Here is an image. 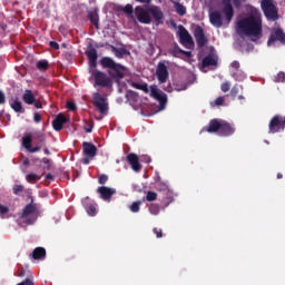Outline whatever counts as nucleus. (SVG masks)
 I'll return each mask as SVG.
<instances>
[{"label":"nucleus","instance_id":"48","mask_svg":"<svg viewBox=\"0 0 285 285\" xmlns=\"http://www.w3.org/2000/svg\"><path fill=\"white\" fill-rule=\"evenodd\" d=\"M184 50L181 48H179V46L176 45V47L174 48V50L171 51V55L174 57H177V55H183Z\"/></svg>","mask_w":285,"mask_h":285},{"label":"nucleus","instance_id":"35","mask_svg":"<svg viewBox=\"0 0 285 285\" xmlns=\"http://www.w3.org/2000/svg\"><path fill=\"white\" fill-rule=\"evenodd\" d=\"M174 8L179 17H184L186 14V7H184V4L174 2Z\"/></svg>","mask_w":285,"mask_h":285},{"label":"nucleus","instance_id":"44","mask_svg":"<svg viewBox=\"0 0 285 285\" xmlns=\"http://www.w3.org/2000/svg\"><path fill=\"white\" fill-rule=\"evenodd\" d=\"M237 95H239V87L235 85L230 90L229 97H232V99H235Z\"/></svg>","mask_w":285,"mask_h":285},{"label":"nucleus","instance_id":"61","mask_svg":"<svg viewBox=\"0 0 285 285\" xmlns=\"http://www.w3.org/2000/svg\"><path fill=\"white\" fill-rule=\"evenodd\" d=\"M29 164H30V159L26 158V159L23 160V166H28Z\"/></svg>","mask_w":285,"mask_h":285},{"label":"nucleus","instance_id":"60","mask_svg":"<svg viewBox=\"0 0 285 285\" xmlns=\"http://www.w3.org/2000/svg\"><path fill=\"white\" fill-rule=\"evenodd\" d=\"M138 3H150V0H136Z\"/></svg>","mask_w":285,"mask_h":285},{"label":"nucleus","instance_id":"24","mask_svg":"<svg viewBox=\"0 0 285 285\" xmlns=\"http://www.w3.org/2000/svg\"><path fill=\"white\" fill-rule=\"evenodd\" d=\"M82 204L90 217H95V215H97V207H95V205L90 203V197H86Z\"/></svg>","mask_w":285,"mask_h":285},{"label":"nucleus","instance_id":"19","mask_svg":"<svg viewBox=\"0 0 285 285\" xmlns=\"http://www.w3.org/2000/svg\"><path fill=\"white\" fill-rule=\"evenodd\" d=\"M82 153L85 157H90V159H92L94 157H97V146L92 142L85 141L82 142Z\"/></svg>","mask_w":285,"mask_h":285},{"label":"nucleus","instance_id":"45","mask_svg":"<svg viewBox=\"0 0 285 285\" xmlns=\"http://www.w3.org/2000/svg\"><path fill=\"white\" fill-rule=\"evenodd\" d=\"M108 183V175L106 174H101L99 177H98V184H100L101 186H104L105 184Z\"/></svg>","mask_w":285,"mask_h":285},{"label":"nucleus","instance_id":"15","mask_svg":"<svg viewBox=\"0 0 285 285\" xmlns=\"http://www.w3.org/2000/svg\"><path fill=\"white\" fill-rule=\"evenodd\" d=\"M269 134L275 135V132H279V130H284V122L282 120V116L276 115L274 116L268 125Z\"/></svg>","mask_w":285,"mask_h":285},{"label":"nucleus","instance_id":"54","mask_svg":"<svg viewBox=\"0 0 285 285\" xmlns=\"http://www.w3.org/2000/svg\"><path fill=\"white\" fill-rule=\"evenodd\" d=\"M33 106H35V108H38V109H41V108H43V105L41 104V101H35L33 102Z\"/></svg>","mask_w":285,"mask_h":285},{"label":"nucleus","instance_id":"12","mask_svg":"<svg viewBox=\"0 0 285 285\" xmlns=\"http://www.w3.org/2000/svg\"><path fill=\"white\" fill-rule=\"evenodd\" d=\"M178 37H179V43H181V46H185V48H187V46H195L193 36H190L188 30H186L185 26H181V24L178 26Z\"/></svg>","mask_w":285,"mask_h":285},{"label":"nucleus","instance_id":"42","mask_svg":"<svg viewBox=\"0 0 285 285\" xmlns=\"http://www.w3.org/2000/svg\"><path fill=\"white\" fill-rule=\"evenodd\" d=\"M13 195H21V193H23L24 187L23 185H14L13 188Z\"/></svg>","mask_w":285,"mask_h":285},{"label":"nucleus","instance_id":"34","mask_svg":"<svg viewBox=\"0 0 285 285\" xmlns=\"http://www.w3.org/2000/svg\"><path fill=\"white\" fill-rule=\"evenodd\" d=\"M112 52L118 59H122L124 55H128V50L126 48L117 49L116 47H111Z\"/></svg>","mask_w":285,"mask_h":285},{"label":"nucleus","instance_id":"31","mask_svg":"<svg viewBox=\"0 0 285 285\" xmlns=\"http://www.w3.org/2000/svg\"><path fill=\"white\" fill-rule=\"evenodd\" d=\"M131 86H132V88H136V90H142V92H145V95H148V92H150V88H148V83H146V82H144V83L132 82Z\"/></svg>","mask_w":285,"mask_h":285},{"label":"nucleus","instance_id":"53","mask_svg":"<svg viewBox=\"0 0 285 285\" xmlns=\"http://www.w3.org/2000/svg\"><path fill=\"white\" fill-rule=\"evenodd\" d=\"M42 163L46 164L48 166V168H50V166H52V163L50 161L49 158H42Z\"/></svg>","mask_w":285,"mask_h":285},{"label":"nucleus","instance_id":"58","mask_svg":"<svg viewBox=\"0 0 285 285\" xmlns=\"http://www.w3.org/2000/svg\"><path fill=\"white\" fill-rule=\"evenodd\" d=\"M181 55H185V57H188V58L193 57V52H190V51L184 50V52Z\"/></svg>","mask_w":285,"mask_h":285},{"label":"nucleus","instance_id":"49","mask_svg":"<svg viewBox=\"0 0 285 285\" xmlns=\"http://www.w3.org/2000/svg\"><path fill=\"white\" fill-rule=\"evenodd\" d=\"M67 108H68V110L75 111V110H77V104H75L73 101H68Z\"/></svg>","mask_w":285,"mask_h":285},{"label":"nucleus","instance_id":"8","mask_svg":"<svg viewBox=\"0 0 285 285\" xmlns=\"http://www.w3.org/2000/svg\"><path fill=\"white\" fill-rule=\"evenodd\" d=\"M91 76L94 77V86H99L100 88H112V79L108 77L105 72L94 69L91 71Z\"/></svg>","mask_w":285,"mask_h":285},{"label":"nucleus","instance_id":"41","mask_svg":"<svg viewBox=\"0 0 285 285\" xmlns=\"http://www.w3.org/2000/svg\"><path fill=\"white\" fill-rule=\"evenodd\" d=\"M274 81H276V83H284V81H285V72L279 71V72L275 76Z\"/></svg>","mask_w":285,"mask_h":285},{"label":"nucleus","instance_id":"50","mask_svg":"<svg viewBox=\"0 0 285 285\" xmlns=\"http://www.w3.org/2000/svg\"><path fill=\"white\" fill-rule=\"evenodd\" d=\"M33 121H35V124L41 122V115L39 112L33 114Z\"/></svg>","mask_w":285,"mask_h":285},{"label":"nucleus","instance_id":"13","mask_svg":"<svg viewBox=\"0 0 285 285\" xmlns=\"http://www.w3.org/2000/svg\"><path fill=\"white\" fill-rule=\"evenodd\" d=\"M275 41H278L283 46H285V32L282 28H276L271 31L269 39L267 41V46H273Z\"/></svg>","mask_w":285,"mask_h":285},{"label":"nucleus","instance_id":"46","mask_svg":"<svg viewBox=\"0 0 285 285\" xmlns=\"http://www.w3.org/2000/svg\"><path fill=\"white\" fill-rule=\"evenodd\" d=\"M213 107L215 106H224V97H218L214 102L210 104Z\"/></svg>","mask_w":285,"mask_h":285},{"label":"nucleus","instance_id":"56","mask_svg":"<svg viewBox=\"0 0 285 285\" xmlns=\"http://www.w3.org/2000/svg\"><path fill=\"white\" fill-rule=\"evenodd\" d=\"M85 131L86 132H92V125L85 126Z\"/></svg>","mask_w":285,"mask_h":285},{"label":"nucleus","instance_id":"51","mask_svg":"<svg viewBox=\"0 0 285 285\" xmlns=\"http://www.w3.org/2000/svg\"><path fill=\"white\" fill-rule=\"evenodd\" d=\"M50 48L53 50H59V43L57 41H50L49 42Z\"/></svg>","mask_w":285,"mask_h":285},{"label":"nucleus","instance_id":"52","mask_svg":"<svg viewBox=\"0 0 285 285\" xmlns=\"http://www.w3.org/2000/svg\"><path fill=\"white\" fill-rule=\"evenodd\" d=\"M6 104V94H3V91L0 90V105Z\"/></svg>","mask_w":285,"mask_h":285},{"label":"nucleus","instance_id":"16","mask_svg":"<svg viewBox=\"0 0 285 285\" xmlns=\"http://www.w3.org/2000/svg\"><path fill=\"white\" fill-rule=\"evenodd\" d=\"M97 193H99L104 202H110V199H112V196L117 195V189L106 187V186H100L97 188Z\"/></svg>","mask_w":285,"mask_h":285},{"label":"nucleus","instance_id":"43","mask_svg":"<svg viewBox=\"0 0 285 285\" xmlns=\"http://www.w3.org/2000/svg\"><path fill=\"white\" fill-rule=\"evenodd\" d=\"M153 233L156 235L157 239H161V237H164V232L159 227H154Z\"/></svg>","mask_w":285,"mask_h":285},{"label":"nucleus","instance_id":"39","mask_svg":"<svg viewBox=\"0 0 285 285\" xmlns=\"http://www.w3.org/2000/svg\"><path fill=\"white\" fill-rule=\"evenodd\" d=\"M26 178L27 181H29L30 184H33V181H39V179H41V177L37 174H28Z\"/></svg>","mask_w":285,"mask_h":285},{"label":"nucleus","instance_id":"47","mask_svg":"<svg viewBox=\"0 0 285 285\" xmlns=\"http://www.w3.org/2000/svg\"><path fill=\"white\" fill-rule=\"evenodd\" d=\"M220 90H222V92H228V90H230V82H228V81L223 82L220 86Z\"/></svg>","mask_w":285,"mask_h":285},{"label":"nucleus","instance_id":"32","mask_svg":"<svg viewBox=\"0 0 285 285\" xmlns=\"http://www.w3.org/2000/svg\"><path fill=\"white\" fill-rule=\"evenodd\" d=\"M36 68H38V70L41 72H46V70L50 68V62H48V60H39L36 65Z\"/></svg>","mask_w":285,"mask_h":285},{"label":"nucleus","instance_id":"1","mask_svg":"<svg viewBox=\"0 0 285 285\" xmlns=\"http://www.w3.org/2000/svg\"><path fill=\"white\" fill-rule=\"evenodd\" d=\"M238 35L248 37L252 41H259L263 37L262 11L253 9L250 13L236 23Z\"/></svg>","mask_w":285,"mask_h":285},{"label":"nucleus","instance_id":"37","mask_svg":"<svg viewBox=\"0 0 285 285\" xmlns=\"http://www.w3.org/2000/svg\"><path fill=\"white\" fill-rule=\"evenodd\" d=\"M161 208L159 207V204H150L149 205V213L151 215H158L160 213Z\"/></svg>","mask_w":285,"mask_h":285},{"label":"nucleus","instance_id":"63","mask_svg":"<svg viewBox=\"0 0 285 285\" xmlns=\"http://www.w3.org/2000/svg\"><path fill=\"white\" fill-rule=\"evenodd\" d=\"M43 153H45V155H50V150H49L48 148H46V149L43 150Z\"/></svg>","mask_w":285,"mask_h":285},{"label":"nucleus","instance_id":"14","mask_svg":"<svg viewBox=\"0 0 285 285\" xmlns=\"http://www.w3.org/2000/svg\"><path fill=\"white\" fill-rule=\"evenodd\" d=\"M156 77L159 83H166L168 81L169 72H168V66H166V62L164 61L158 62L156 68Z\"/></svg>","mask_w":285,"mask_h":285},{"label":"nucleus","instance_id":"27","mask_svg":"<svg viewBox=\"0 0 285 285\" xmlns=\"http://www.w3.org/2000/svg\"><path fill=\"white\" fill-rule=\"evenodd\" d=\"M31 255L33 259H43L46 257V248L36 247Z\"/></svg>","mask_w":285,"mask_h":285},{"label":"nucleus","instance_id":"20","mask_svg":"<svg viewBox=\"0 0 285 285\" xmlns=\"http://www.w3.org/2000/svg\"><path fill=\"white\" fill-rule=\"evenodd\" d=\"M127 161L135 170V173H139L141 170V164L139 163V156L137 154L131 153L127 155Z\"/></svg>","mask_w":285,"mask_h":285},{"label":"nucleus","instance_id":"17","mask_svg":"<svg viewBox=\"0 0 285 285\" xmlns=\"http://www.w3.org/2000/svg\"><path fill=\"white\" fill-rule=\"evenodd\" d=\"M194 37L196 39L198 48H204V46H206V43L208 42V39H206V33L204 32V28L199 26L196 27L194 31Z\"/></svg>","mask_w":285,"mask_h":285},{"label":"nucleus","instance_id":"2","mask_svg":"<svg viewBox=\"0 0 285 285\" xmlns=\"http://www.w3.org/2000/svg\"><path fill=\"white\" fill-rule=\"evenodd\" d=\"M223 8L222 11L215 10L209 13V23L214 28H222L224 26V19L226 23H230L235 17V8H242V3H245L246 0H220ZM233 1V2H232ZM233 3L235 8H233Z\"/></svg>","mask_w":285,"mask_h":285},{"label":"nucleus","instance_id":"11","mask_svg":"<svg viewBox=\"0 0 285 285\" xmlns=\"http://www.w3.org/2000/svg\"><path fill=\"white\" fill-rule=\"evenodd\" d=\"M150 97L159 102V110H164V108H166V104H168V96L164 91L159 90L155 85L150 86Z\"/></svg>","mask_w":285,"mask_h":285},{"label":"nucleus","instance_id":"28","mask_svg":"<svg viewBox=\"0 0 285 285\" xmlns=\"http://www.w3.org/2000/svg\"><path fill=\"white\" fill-rule=\"evenodd\" d=\"M118 10L120 12H124L125 14H129L131 17V19H135V16H134L135 9L132 8V4L128 3L125 7L119 6Z\"/></svg>","mask_w":285,"mask_h":285},{"label":"nucleus","instance_id":"23","mask_svg":"<svg viewBox=\"0 0 285 285\" xmlns=\"http://www.w3.org/2000/svg\"><path fill=\"white\" fill-rule=\"evenodd\" d=\"M87 14L90 23H92V26H95V28L99 30V9H94L92 11H88Z\"/></svg>","mask_w":285,"mask_h":285},{"label":"nucleus","instance_id":"5","mask_svg":"<svg viewBox=\"0 0 285 285\" xmlns=\"http://www.w3.org/2000/svg\"><path fill=\"white\" fill-rule=\"evenodd\" d=\"M37 204H35V200L31 198V203L24 206L18 219V224L21 226V228L32 226V224L37 222Z\"/></svg>","mask_w":285,"mask_h":285},{"label":"nucleus","instance_id":"62","mask_svg":"<svg viewBox=\"0 0 285 285\" xmlns=\"http://www.w3.org/2000/svg\"><path fill=\"white\" fill-rule=\"evenodd\" d=\"M145 161H146L147 164H150V157L145 156Z\"/></svg>","mask_w":285,"mask_h":285},{"label":"nucleus","instance_id":"29","mask_svg":"<svg viewBox=\"0 0 285 285\" xmlns=\"http://www.w3.org/2000/svg\"><path fill=\"white\" fill-rule=\"evenodd\" d=\"M230 67L236 70L235 72L232 73V77L236 81H242V78L239 77V61L235 60L230 63Z\"/></svg>","mask_w":285,"mask_h":285},{"label":"nucleus","instance_id":"36","mask_svg":"<svg viewBox=\"0 0 285 285\" xmlns=\"http://www.w3.org/2000/svg\"><path fill=\"white\" fill-rule=\"evenodd\" d=\"M10 213V207L0 203V217L1 219H6V216Z\"/></svg>","mask_w":285,"mask_h":285},{"label":"nucleus","instance_id":"7","mask_svg":"<svg viewBox=\"0 0 285 285\" xmlns=\"http://www.w3.org/2000/svg\"><path fill=\"white\" fill-rule=\"evenodd\" d=\"M261 8L267 21H277L279 19V9L275 0H262Z\"/></svg>","mask_w":285,"mask_h":285},{"label":"nucleus","instance_id":"26","mask_svg":"<svg viewBox=\"0 0 285 285\" xmlns=\"http://www.w3.org/2000/svg\"><path fill=\"white\" fill-rule=\"evenodd\" d=\"M22 99L24 104L32 106V104H35V94H32V90L27 89L22 96Z\"/></svg>","mask_w":285,"mask_h":285},{"label":"nucleus","instance_id":"25","mask_svg":"<svg viewBox=\"0 0 285 285\" xmlns=\"http://www.w3.org/2000/svg\"><path fill=\"white\" fill-rule=\"evenodd\" d=\"M210 66H217V57L213 55L206 56L203 61H202V67L203 68H208Z\"/></svg>","mask_w":285,"mask_h":285},{"label":"nucleus","instance_id":"59","mask_svg":"<svg viewBox=\"0 0 285 285\" xmlns=\"http://www.w3.org/2000/svg\"><path fill=\"white\" fill-rule=\"evenodd\" d=\"M45 179H55V176H52V174H47L45 176Z\"/></svg>","mask_w":285,"mask_h":285},{"label":"nucleus","instance_id":"30","mask_svg":"<svg viewBox=\"0 0 285 285\" xmlns=\"http://www.w3.org/2000/svg\"><path fill=\"white\" fill-rule=\"evenodd\" d=\"M12 110L14 112H20V114H23L26 112V109H23V105L21 104V101L19 100H13L11 104H10Z\"/></svg>","mask_w":285,"mask_h":285},{"label":"nucleus","instance_id":"21","mask_svg":"<svg viewBox=\"0 0 285 285\" xmlns=\"http://www.w3.org/2000/svg\"><path fill=\"white\" fill-rule=\"evenodd\" d=\"M63 124H68V118L63 114H59L56 119L52 120V128L57 132L63 130Z\"/></svg>","mask_w":285,"mask_h":285},{"label":"nucleus","instance_id":"40","mask_svg":"<svg viewBox=\"0 0 285 285\" xmlns=\"http://www.w3.org/2000/svg\"><path fill=\"white\" fill-rule=\"evenodd\" d=\"M146 202H157V193L155 191H147Z\"/></svg>","mask_w":285,"mask_h":285},{"label":"nucleus","instance_id":"6","mask_svg":"<svg viewBox=\"0 0 285 285\" xmlns=\"http://www.w3.org/2000/svg\"><path fill=\"white\" fill-rule=\"evenodd\" d=\"M100 65L102 66V68L109 69L108 73L112 77V79H124V77L126 76V67L115 62V60H112V58L110 57L101 58Z\"/></svg>","mask_w":285,"mask_h":285},{"label":"nucleus","instance_id":"10","mask_svg":"<svg viewBox=\"0 0 285 285\" xmlns=\"http://www.w3.org/2000/svg\"><path fill=\"white\" fill-rule=\"evenodd\" d=\"M135 14L139 23H144L145 26L153 23V16H150L149 7L146 9L141 6H137L135 8Z\"/></svg>","mask_w":285,"mask_h":285},{"label":"nucleus","instance_id":"55","mask_svg":"<svg viewBox=\"0 0 285 285\" xmlns=\"http://www.w3.org/2000/svg\"><path fill=\"white\" fill-rule=\"evenodd\" d=\"M18 277H26V269H19Z\"/></svg>","mask_w":285,"mask_h":285},{"label":"nucleus","instance_id":"38","mask_svg":"<svg viewBox=\"0 0 285 285\" xmlns=\"http://www.w3.org/2000/svg\"><path fill=\"white\" fill-rule=\"evenodd\" d=\"M140 208H141V202L140 200L134 202L130 205L131 213H139Z\"/></svg>","mask_w":285,"mask_h":285},{"label":"nucleus","instance_id":"4","mask_svg":"<svg viewBox=\"0 0 285 285\" xmlns=\"http://www.w3.org/2000/svg\"><path fill=\"white\" fill-rule=\"evenodd\" d=\"M203 130L205 132H217L219 137H232V135H235V125L223 119L214 118Z\"/></svg>","mask_w":285,"mask_h":285},{"label":"nucleus","instance_id":"57","mask_svg":"<svg viewBox=\"0 0 285 285\" xmlns=\"http://www.w3.org/2000/svg\"><path fill=\"white\" fill-rule=\"evenodd\" d=\"M82 164H85L86 166L90 164V157L86 156L85 158H82Z\"/></svg>","mask_w":285,"mask_h":285},{"label":"nucleus","instance_id":"9","mask_svg":"<svg viewBox=\"0 0 285 285\" xmlns=\"http://www.w3.org/2000/svg\"><path fill=\"white\" fill-rule=\"evenodd\" d=\"M92 104L100 115H108V98L99 92L92 94Z\"/></svg>","mask_w":285,"mask_h":285},{"label":"nucleus","instance_id":"3","mask_svg":"<svg viewBox=\"0 0 285 285\" xmlns=\"http://www.w3.org/2000/svg\"><path fill=\"white\" fill-rule=\"evenodd\" d=\"M22 146L28 153H39L46 146V132L37 130L22 137Z\"/></svg>","mask_w":285,"mask_h":285},{"label":"nucleus","instance_id":"33","mask_svg":"<svg viewBox=\"0 0 285 285\" xmlns=\"http://www.w3.org/2000/svg\"><path fill=\"white\" fill-rule=\"evenodd\" d=\"M156 190H159L160 193H166L169 190L168 183L157 180L156 181Z\"/></svg>","mask_w":285,"mask_h":285},{"label":"nucleus","instance_id":"22","mask_svg":"<svg viewBox=\"0 0 285 285\" xmlns=\"http://www.w3.org/2000/svg\"><path fill=\"white\" fill-rule=\"evenodd\" d=\"M86 55L88 57L90 68H97V49L90 48L86 51Z\"/></svg>","mask_w":285,"mask_h":285},{"label":"nucleus","instance_id":"18","mask_svg":"<svg viewBox=\"0 0 285 285\" xmlns=\"http://www.w3.org/2000/svg\"><path fill=\"white\" fill-rule=\"evenodd\" d=\"M149 14L154 18L156 21V26H161L164 23V11L159 9L157 6L149 7Z\"/></svg>","mask_w":285,"mask_h":285},{"label":"nucleus","instance_id":"64","mask_svg":"<svg viewBox=\"0 0 285 285\" xmlns=\"http://www.w3.org/2000/svg\"><path fill=\"white\" fill-rule=\"evenodd\" d=\"M284 177V175H282L281 173L277 174V179H282Z\"/></svg>","mask_w":285,"mask_h":285}]
</instances>
